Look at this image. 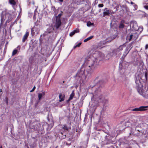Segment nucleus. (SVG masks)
Masks as SVG:
<instances>
[{"mask_svg": "<svg viewBox=\"0 0 148 148\" xmlns=\"http://www.w3.org/2000/svg\"><path fill=\"white\" fill-rule=\"evenodd\" d=\"M59 98L60 100L59 101L60 102H61L64 100V96L63 95L60 94L59 96Z\"/></svg>", "mask_w": 148, "mask_h": 148, "instance_id": "f3484780", "label": "nucleus"}, {"mask_svg": "<svg viewBox=\"0 0 148 148\" xmlns=\"http://www.w3.org/2000/svg\"><path fill=\"white\" fill-rule=\"evenodd\" d=\"M128 52L127 53H126V54L125 55V54H124L123 56H122V57L123 58V57H125V56H126V55H127V54L128 53Z\"/></svg>", "mask_w": 148, "mask_h": 148, "instance_id": "c9c22d12", "label": "nucleus"}, {"mask_svg": "<svg viewBox=\"0 0 148 148\" xmlns=\"http://www.w3.org/2000/svg\"><path fill=\"white\" fill-rule=\"evenodd\" d=\"M6 19V17L4 13V12H2V14L1 15V23H0V25L1 26L4 23L5 20Z\"/></svg>", "mask_w": 148, "mask_h": 148, "instance_id": "1a4fd4ad", "label": "nucleus"}, {"mask_svg": "<svg viewBox=\"0 0 148 148\" xmlns=\"http://www.w3.org/2000/svg\"><path fill=\"white\" fill-rule=\"evenodd\" d=\"M62 15V14H59L58 16H56V19H57V18H59L60 19V17Z\"/></svg>", "mask_w": 148, "mask_h": 148, "instance_id": "cd10ccee", "label": "nucleus"}, {"mask_svg": "<svg viewBox=\"0 0 148 148\" xmlns=\"http://www.w3.org/2000/svg\"><path fill=\"white\" fill-rule=\"evenodd\" d=\"M136 86L138 92L145 97H148V87L145 85L143 86L139 80L136 81Z\"/></svg>", "mask_w": 148, "mask_h": 148, "instance_id": "f257e3e1", "label": "nucleus"}, {"mask_svg": "<svg viewBox=\"0 0 148 148\" xmlns=\"http://www.w3.org/2000/svg\"><path fill=\"white\" fill-rule=\"evenodd\" d=\"M144 8L148 10V5H145Z\"/></svg>", "mask_w": 148, "mask_h": 148, "instance_id": "72a5a7b5", "label": "nucleus"}, {"mask_svg": "<svg viewBox=\"0 0 148 148\" xmlns=\"http://www.w3.org/2000/svg\"><path fill=\"white\" fill-rule=\"evenodd\" d=\"M61 24V19L59 18H57L54 25V27L56 29H58Z\"/></svg>", "mask_w": 148, "mask_h": 148, "instance_id": "39448f33", "label": "nucleus"}, {"mask_svg": "<svg viewBox=\"0 0 148 148\" xmlns=\"http://www.w3.org/2000/svg\"><path fill=\"white\" fill-rule=\"evenodd\" d=\"M146 108V107L144 106H141L138 108H135L132 109V111H138L144 110H145V108Z\"/></svg>", "mask_w": 148, "mask_h": 148, "instance_id": "9d476101", "label": "nucleus"}, {"mask_svg": "<svg viewBox=\"0 0 148 148\" xmlns=\"http://www.w3.org/2000/svg\"><path fill=\"white\" fill-rule=\"evenodd\" d=\"M129 80L128 79H127L123 81V83L124 84H125L126 86H127V85L129 83Z\"/></svg>", "mask_w": 148, "mask_h": 148, "instance_id": "412c9836", "label": "nucleus"}, {"mask_svg": "<svg viewBox=\"0 0 148 148\" xmlns=\"http://www.w3.org/2000/svg\"><path fill=\"white\" fill-rule=\"evenodd\" d=\"M98 6L99 7L102 8L103 6V4H99L98 5Z\"/></svg>", "mask_w": 148, "mask_h": 148, "instance_id": "c756f323", "label": "nucleus"}, {"mask_svg": "<svg viewBox=\"0 0 148 148\" xmlns=\"http://www.w3.org/2000/svg\"><path fill=\"white\" fill-rule=\"evenodd\" d=\"M29 35V33L28 32H26L25 34L23 36V39H22V42H24L25 40L27 39L28 37V36Z\"/></svg>", "mask_w": 148, "mask_h": 148, "instance_id": "9b49d317", "label": "nucleus"}, {"mask_svg": "<svg viewBox=\"0 0 148 148\" xmlns=\"http://www.w3.org/2000/svg\"><path fill=\"white\" fill-rule=\"evenodd\" d=\"M131 125V123L130 121H127L125 123V126L126 127H129Z\"/></svg>", "mask_w": 148, "mask_h": 148, "instance_id": "a211bd4d", "label": "nucleus"}, {"mask_svg": "<svg viewBox=\"0 0 148 148\" xmlns=\"http://www.w3.org/2000/svg\"><path fill=\"white\" fill-rule=\"evenodd\" d=\"M99 60H98L97 58H95V60L93 61H90L89 60V67L92 69L95 68L98 65Z\"/></svg>", "mask_w": 148, "mask_h": 148, "instance_id": "7ed1b4c3", "label": "nucleus"}, {"mask_svg": "<svg viewBox=\"0 0 148 148\" xmlns=\"http://www.w3.org/2000/svg\"><path fill=\"white\" fill-rule=\"evenodd\" d=\"M102 82H103V81H99V84H100V83H101Z\"/></svg>", "mask_w": 148, "mask_h": 148, "instance_id": "58836bf2", "label": "nucleus"}, {"mask_svg": "<svg viewBox=\"0 0 148 148\" xmlns=\"http://www.w3.org/2000/svg\"><path fill=\"white\" fill-rule=\"evenodd\" d=\"M110 13H111L112 14H114V12H111H111H110Z\"/></svg>", "mask_w": 148, "mask_h": 148, "instance_id": "ea45409f", "label": "nucleus"}, {"mask_svg": "<svg viewBox=\"0 0 148 148\" xmlns=\"http://www.w3.org/2000/svg\"><path fill=\"white\" fill-rule=\"evenodd\" d=\"M93 25V23H91L89 21L87 23V25L88 27H90L92 25Z\"/></svg>", "mask_w": 148, "mask_h": 148, "instance_id": "b1692460", "label": "nucleus"}, {"mask_svg": "<svg viewBox=\"0 0 148 148\" xmlns=\"http://www.w3.org/2000/svg\"><path fill=\"white\" fill-rule=\"evenodd\" d=\"M123 45L120 46L118 48L114 50L113 51V53L116 55L117 53L120 51H122L123 49Z\"/></svg>", "mask_w": 148, "mask_h": 148, "instance_id": "6e6552de", "label": "nucleus"}, {"mask_svg": "<svg viewBox=\"0 0 148 148\" xmlns=\"http://www.w3.org/2000/svg\"><path fill=\"white\" fill-rule=\"evenodd\" d=\"M101 44V42H100L99 43L98 45V46H99L100 47V45Z\"/></svg>", "mask_w": 148, "mask_h": 148, "instance_id": "4c0bfd02", "label": "nucleus"}, {"mask_svg": "<svg viewBox=\"0 0 148 148\" xmlns=\"http://www.w3.org/2000/svg\"><path fill=\"white\" fill-rule=\"evenodd\" d=\"M45 94V92H43L41 93H39L38 94V98L39 100H40L41 99L42 97L44 96Z\"/></svg>", "mask_w": 148, "mask_h": 148, "instance_id": "ddd939ff", "label": "nucleus"}, {"mask_svg": "<svg viewBox=\"0 0 148 148\" xmlns=\"http://www.w3.org/2000/svg\"><path fill=\"white\" fill-rule=\"evenodd\" d=\"M9 3L12 5V7L14 8V6L16 4V3L14 0H9Z\"/></svg>", "mask_w": 148, "mask_h": 148, "instance_id": "2eb2a0df", "label": "nucleus"}, {"mask_svg": "<svg viewBox=\"0 0 148 148\" xmlns=\"http://www.w3.org/2000/svg\"><path fill=\"white\" fill-rule=\"evenodd\" d=\"M93 37V36H91L88 37L87 38L85 39V40H84V42H86L87 41L91 39H92Z\"/></svg>", "mask_w": 148, "mask_h": 148, "instance_id": "6ab92c4d", "label": "nucleus"}, {"mask_svg": "<svg viewBox=\"0 0 148 148\" xmlns=\"http://www.w3.org/2000/svg\"><path fill=\"white\" fill-rule=\"evenodd\" d=\"M4 101L6 102L7 105H8V99L7 97H6L4 99Z\"/></svg>", "mask_w": 148, "mask_h": 148, "instance_id": "a878e982", "label": "nucleus"}, {"mask_svg": "<svg viewBox=\"0 0 148 148\" xmlns=\"http://www.w3.org/2000/svg\"><path fill=\"white\" fill-rule=\"evenodd\" d=\"M51 30H50V31H49V33H50V32H51Z\"/></svg>", "mask_w": 148, "mask_h": 148, "instance_id": "37998d69", "label": "nucleus"}, {"mask_svg": "<svg viewBox=\"0 0 148 148\" xmlns=\"http://www.w3.org/2000/svg\"><path fill=\"white\" fill-rule=\"evenodd\" d=\"M101 9H100L99 10V12H101Z\"/></svg>", "mask_w": 148, "mask_h": 148, "instance_id": "c03bdc74", "label": "nucleus"}, {"mask_svg": "<svg viewBox=\"0 0 148 148\" xmlns=\"http://www.w3.org/2000/svg\"><path fill=\"white\" fill-rule=\"evenodd\" d=\"M68 145V146H69L71 145V143H67L66 142H64V145Z\"/></svg>", "mask_w": 148, "mask_h": 148, "instance_id": "c85d7f7f", "label": "nucleus"}, {"mask_svg": "<svg viewBox=\"0 0 148 148\" xmlns=\"http://www.w3.org/2000/svg\"><path fill=\"white\" fill-rule=\"evenodd\" d=\"M0 148H2V147H1H1H0Z\"/></svg>", "mask_w": 148, "mask_h": 148, "instance_id": "09e8293b", "label": "nucleus"}, {"mask_svg": "<svg viewBox=\"0 0 148 148\" xmlns=\"http://www.w3.org/2000/svg\"><path fill=\"white\" fill-rule=\"evenodd\" d=\"M134 36L133 34H131L130 35H128L126 37V40H128L129 41H130L133 38Z\"/></svg>", "mask_w": 148, "mask_h": 148, "instance_id": "dca6fc26", "label": "nucleus"}, {"mask_svg": "<svg viewBox=\"0 0 148 148\" xmlns=\"http://www.w3.org/2000/svg\"><path fill=\"white\" fill-rule=\"evenodd\" d=\"M103 10L104 12L103 14V17H105V16H109L111 12V10H109L107 8H105Z\"/></svg>", "mask_w": 148, "mask_h": 148, "instance_id": "0eeeda50", "label": "nucleus"}, {"mask_svg": "<svg viewBox=\"0 0 148 148\" xmlns=\"http://www.w3.org/2000/svg\"><path fill=\"white\" fill-rule=\"evenodd\" d=\"M61 2H63V0H59Z\"/></svg>", "mask_w": 148, "mask_h": 148, "instance_id": "79ce46f5", "label": "nucleus"}, {"mask_svg": "<svg viewBox=\"0 0 148 148\" xmlns=\"http://www.w3.org/2000/svg\"><path fill=\"white\" fill-rule=\"evenodd\" d=\"M132 134V132H131V133H130V134Z\"/></svg>", "mask_w": 148, "mask_h": 148, "instance_id": "de8ad7c7", "label": "nucleus"}, {"mask_svg": "<svg viewBox=\"0 0 148 148\" xmlns=\"http://www.w3.org/2000/svg\"><path fill=\"white\" fill-rule=\"evenodd\" d=\"M119 5L118 4L117 5L115 6V8H116V11H118L119 10Z\"/></svg>", "mask_w": 148, "mask_h": 148, "instance_id": "bb28decb", "label": "nucleus"}, {"mask_svg": "<svg viewBox=\"0 0 148 148\" xmlns=\"http://www.w3.org/2000/svg\"><path fill=\"white\" fill-rule=\"evenodd\" d=\"M35 88H36V87L35 86H34V87L33 88H32V89L30 91V92H33L35 90Z\"/></svg>", "mask_w": 148, "mask_h": 148, "instance_id": "7c9ffc66", "label": "nucleus"}, {"mask_svg": "<svg viewBox=\"0 0 148 148\" xmlns=\"http://www.w3.org/2000/svg\"><path fill=\"white\" fill-rule=\"evenodd\" d=\"M0 91H1H1H1V90H0Z\"/></svg>", "mask_w": 148, "mask_h": 148, "instance_id": "8fccbe9b", "label": "nucleus"}, {"mask_svg": "<svg viewBox=\"0 0 148 148\" xmlns=\"http://www.w3.org/2000/svg\"><path fill=\"white\" fill-rule=\"evenodd\" d=\"M135 130H137V131H138L139 132H140V130L139 129H137V128H136L135 129Z\"/></svg>", "mask_w": 148, "mask_h": 148, "instance_id": "e433bc0d", "label": "nucleus"}, {"mask_svg": "<svg viewBox=\"0 0 148 148\" xmlns=\"http://www.w3.org/2000/svg\"><path fill=\"white\" fill-rule=\"evenodd\" d=\"M81 43H79L77 45H76V47H79L81 45Z\"/></svg>", "mask_w": 148, "mask_h": 148, "instance_id": "2f4dec72", "label": "nucleus"}, {"mask_svg": "<svg viewBox=\"0 0 148 148\" xmlns=\"http://www.w3.org/2000/svg\"><path fill=\"white\" fill-rule=\"evenodd\" d=\"M40 29L38 27H34L31 29V32L34 34H38Z\"/></svg>", "mask_w": 148, "mask_h": 148, "instance_id": "423d86ee", "label": "nucleus"}, {"mask_svg": "<svg viewBox=\"0 0 148 148\" xmlns=\"http://www.w3.org/2000/svg\"><path fill=\"white\" fill-rule=\"evenodd\" d=\"M17 51H18L17 49L14 50L12 53V55L13 56L15 55L17 53Z\"/></svg>", "mask_w": 148, "mask_h": 148, "instance_id": "393cba45", "label": "nucleus"}, {"mask_svg": "<svg viewBox=\"0 0 148 148\" xmlns=\"http://www.w3.org/2000/svg\"><path fill=\"white\" fill-rule=\"evenodd\" d=\"M148 49V44H147L145 45V50H146Z\"/></svg>", "mask_w": 148, "mask_h": 148, "instance_id": "473e14b6", "label": "nucleus"}, {"mask_svg": "<svg viewBox=\"0 0 148 148\" xmlns=\"http://www.w3.org/2000/svg\"><path fill=\"white\" fill-rule=\"evenodd\" d=\"M101 89L100 87H99L98 89H97L95 91V95H94V97H96L98 98L99 99H102V96L100 93Z\"/></svg>", "mask_w": 148, "mask_h": 148, "instance_id": "20e7f679", "label": "nucleus"}, {"mask_svg": "<svg viewBox=\"0 0 148 148\" xmlns=\"http://www.w3.org/2000/svg\"><path fill=\"white\" fill-rule=\"evenodd\" d=\"M141 31H142L143 30V29L142 28H141Z\"/></svg>", "mask_w": 148, "mask_h": 148, "instance_id": "a18cd8bd", "label": "nucleus"}, {"mask_svg": "<svg viewBox=\"0 0 148 148\" xmlns=\"http://www.w3.org/2000/svg\"><path fill=\"white\" fill-rule=\"evenodd\" d=\"M62 129L64 131H67L68 130V127L66 125H64L62 127Z\"/></svg>", "mask_w": 148, "mask_h": 148, "instance_id": "4be33fe9", "label": "nucleus"}, {"mask_svg": "<svg viewBox=\"0 0 148 148\" xmlns=\"http://www.w3.org/2000/svg\"><path fill=\"white\" fill-rule=\"evenodd\" d=\"M77 47H76V45H75V46L73 48H74V49H75V48H76Z\"/></svg>", "mask_w": 148, "mask_h": 148, "instance_id": "a19ab883", "label": "nucleus"}, {"mask_svg": "<svg viewBox=\"0 0 148 148\" xmlns=\"http://www.w3.org/2000/svg\"><path fill=\"white\" fill-rule=\"evenodd\" d=\"M89 73V71H86L84 68H82L77 73L76 78L79 81H83L86 79L88 74Z\"/></svg>", "mask_w": 148, "mask_h": 148, "instance_id": "f03ea898", "label": "nucleus"}, {"mask_svg": "<svg viewBox=\"0 0 148 148\" xmlns=\"http://www.w3.org/2000/svg\"><path fill=\"white\" fill-rule=\"evenodd\" d=\"M77 32V30H75L73 32H71L70 34V36H72L74 35L75 33Z\"/></svg>", "mask_w": 148, "mask_h": 148, "instance_id": "5701e85b", "label": "nucleus"}, {"mask_svg": "<svg viewBox=\"0 0 148 148\" xmlns=\"http://www.w3.org/2000/svg\"><path fill=\"white\" fill-rule=\"evenodd\" d=\"M120 64H119V67H120Z\"/></svg>", "mask_w": 148, "mask_h": 148, "instance_id": "603ef678", "label": "nucleus"}, {"mask_svg": "<svg viewBox=\"0 0 148 148\" xmlns=\"http://www.w3.org/2000/svg\"><path fill=\"white\" fill-rule=\"evenodd\" d=\"M52 9L53 10V11H54V12H55V7L54 6H52Z\"/></svg>", "mask_w": 148, "mask_h": 148, "instance_id": "f704fd0d", "label": "nucleus"}, {"mask_svg": "<svg viewBox=\"0 0 148 148\" xmlns=\"http://www.w3.org/2000/svg\"><path fill=\"white\" fill-rule=\"evenodd\" d=\"M74 95H75V94L74 93V91H72V93H71V94L70 95V97H69V100H71L73 99V96Z\"/></svg>", "mask_w": 148, "mask_h": 148, "instance_id": "aec40b11", "label": "nucleus"}, {"mask_svg": "<svg viewBox=\"0 0 148 148\" xmlns=\"http://www.w3.org/2000/svg\"><path fill=\"white\" fill-rule=\"evenodd\" d=\"M4 13L6 17V19L7 18L8 20H10L11 18V15L8 12H4Z\"/></svg>", "mask_w": 148, "mask_h": 148, "instance_id": "f8f14e48", "label": "nucleus"}, {"mask_svg": "<svg viewBox=\"0 0 148 148\" xmlns=\"http://www.w3.org/2000/svg\"><path fill=\"white\" fill-rule=\"evenodd\" d=\"M131 4H133V2H131Z\"/></svg>", "mask_w": 148, "mask_h": 148, "instance_id": "49530a36", "label": "nucleus"}, {"mask_svg": "<svg viewBox=\"0 0 148 148\" xmlns=\"http://www.w3.org/2000/svg\"><path fill=\"white\" fill-rule=\"evenodd\" d=\"M113 39H111V40H113Z\"/></svg>", "mask_w": 148, "mask_h": 148, "instance_id": "3c124183", "label": "nucleus"}, {"mask_svg": "<svg viewBox=\"0 0 148 148\" xmlns=\"http://www.w3.org/2000/svg\"><path fill=\"white\" fill-rule=\"evenodd\" d=\"M125 23V21L123 20H122L121 21V22L119 24V28H123L124 27V24Z\"/></svg>", "mask_w": 148, "mask_h": 148, "instance_id": "4468645a", "label": "nucleus"}]
</instances>
